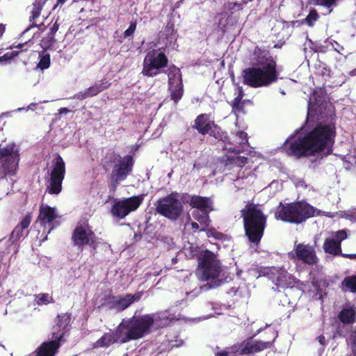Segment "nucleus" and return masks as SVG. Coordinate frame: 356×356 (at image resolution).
I'll return each instance as SVG.
<instances>
[{"instance_id": "1", "label": "nucleus", "mask_w": 356, "mask_h": 356, "mask_svg": "<svg viewBox=\"0 0 356 356\" xmlns=\"http://www.w3.org/2000/svg\"><path fill=\"white\" fill-rule=\"evenodd\" d=\"M335 136L334 125L319 123L303 136L286 143L283 148L288 156L296 159L320 154L328 156L332 152Z\"/></svg>"}, {"instance_id": "2", "label": "nucleus", "mask_w": 356, "mask_h": 356, "mask_svg": "<svg viewBox=\"0 0 356 356\" xmlns=\"http://www.w3.org/2000/svg\"><path fill=\"white\" fill-rule=\"evenodd\" d=\"M252 66L243 71V82L254 88L268 87L277 82L280 73L275 59L268 51L258 46L254 49L251 57Z\"/></svg>"}, {"instance_id": "3", "label": "nucleus", "mask_w": 356, "mask_h": 356, "mask_svg": "<svg viewBox=\"0 0 356 356\" xmlns=\"http://www.w3.org/2000/svg\"><path fill=\"white\" fill-rule=\"evenodd\" d=\"M243 218L245 235L251 243L258 245L267 225V216L259 208L258 204L248 202L241 210Z\"/></svg>"}, {"instance_id": "4", "label": "nucleus", "mask_w": 356, "mask_h": 356, "mask_svg": "<svg viewBox=\"0 0 356 356\" xmlns=\"http://www.w3.org/2000/svg\"><path fill=\"white\" fill-rule=\"evenodd\" d=\"M197 268L196 275L201 281L207 283L200 287L202 291H208L220 286L222 280L219 278L222 267L217 255L206 250L197 255Z\"/></svg>"}, {"instance_id": "5", "label": "nucleus", "mask_w": 356, "mask_h": 356, "mask_svg": "<svg viewBox=\"0 0 356 356\" xmlns=\"http://www.w3.org/2000/svg\"><path fill=\"white\" fill-rule=\"evenodd\" d=\"M316 208L305 200L290 203L280 202L276 207L275 218L291 224H301L315 216Z\"/></svg>"}, {"instance_id": "6", "label": "nucleus", "mask_w": 356, "mask_h": 356, "mask_svg": "<svg viewBox=\"0 0 356 356\" xmlns=\"http://www.w3.org/2000/svg\"><path fill=\"white\" fill-rule=\"evenodd\" d=\"M154 206L157 213L171 220H177L184 211V206L177 192H172L159 198L154 203Z\"/></svg>"}, {"instance_id": "7", "label": "nucleus", "mask_w": 356, "mask_h": 356, "mask_svg": "<svg viewBox=\"0 0 356 356\" xmlns=\"http://www.w3.org/2000/svg\"><path fill=\"white\" fill-rule=\"evenodd\" d=\"M129 327L128 339L137 340L150 333L154 323L156 321L155 314H147L134 316L126 319Z\"/></svg>"}, {"instance_id": "8", "label": "nucleus", "mask_w": 356, "mask_h": 356, "mask_svg": "<svg viewBox=\"0 0 356 356\" xmlns=\"http://www.w3.org/2000/svg\"><path fill=\"white\" fill-rule=\"evenodd\" d=\"M19 161V150L15 143H8L3 147L0 145V179L6 177L7 175H15Z\"/></svg>"}, {"instance_id": "9", "label": "nucleus", "mask_w": 356, "mask_h": 356, "mask_svg": "<svg viewBox=\"0 0 356 356\" xmlns=\"http://www.w3.org/2000/svg\"><path fill=\"white\" fill-rule=\"evenodd\" d=\"M72 240L74 246L83 249L88 245L91 248L92 254L96 253L98 246L97 237L88 223H79L76 226L72 234Z\"/></svg>"}, {"instance_id": "10", "label": "nucleus", "mask_w": 356, "mask_h": 356, "mask_svg": "<svg viewBox=\"0 0 356 356\" xmlns=\"http://www.w3.org/2000/svg\"><path fill=\"white\" fill-rule=\"evenodd\" d=\"M168 57L163 52L149 51L144 59L142 74L148 77L156 76L168 66Z\"/></svg>"}, {"instance_id": "11", "label": "nucleus", "mask_w": 356, "mask_h": 356, "mask_svg": "<svg viewBox=\"0 0 356 356\" xmlns=\"http://www.w3.org/2000/svg\"><path fill=\"white\" fill-rule=\"evenodd\" d=\"M145 195L140 194L115 201L111 209L113 217L124 219L131 212L136 211L142 204Z\"/></svg>"}, {"instance_id": "12", "label": "nucleus", "mask_w": 356, "mask_h": 356, "mask_svg": "<svg viewBox=\"0 0 356 356\" xmlns=\"http://www.w3.org/2000/svg\"><path fill=\"white\" fill-rule=\"evenodd\" d=\"M65 175V164L60 155H58L53 163L50 173L49 185L47 191L51 195H58L62 191V183Z\"/></svg>"}, {"instance_id": "13", "label": "nucleus", "mask_w": 356, "mask_h": 356, "mask_svg": "<svg viewBox=\"0 0 356 356\" xmlns=\"http://www.w3.org/2000/svg\"><path fill=\"white\" fill-rule=\"evenodd\" d=\"M134 164V160L133 156L127 155L118 163L114 165L111 175V186L113 191L132 172Z\"/></svg>"}, {"instance_id": "14", "label": "nucleus", "mask_w": 356, "mask_h": 356, "mask_svg": "<svg viewBox=\"0 0 356 356\" xmlns=\"http://www.w3.org/2000/svg\"><path fill=\"white\" fill-rule=\"evenodd\" d=\"M264 275H268L277 286L292 288L298 282L296 278L283 268L270 267L266 269Z\"/></svg>"}, {"instance_id": "15", "label": "nucleus", "mask_w": 356, "mask_h": 356, "mask_svg": "<svg viewBox=\"0 0 356 356\" xmlns=\"http://www.w3.org/2000/svg\"><path fill=\"white\" fill-rule=\"evenodd\" d=\"M51 339L42 342L29 356H56L63 340V334H51Z\"/></svg>"}, {"instance_id": "16", "label": "nucleus", "mask_w": 356, "mask_h": 356, "mask_svg": "<svg viewBox=\"0 0 356 356\" xmlns=\"http://www.w3.org/2000/svg\"><path fill=\"white\" fill-rule=\"evenodd\" d=\"M333 238H326L323 243V250L325 252L332 254L333 256H341V241L348 237L347 232L346 229H341L335 232L333 234Z\"/></svg>"}, {"instance_id": "17", "label": "nucleus", "mask_w": 356, "mask_h": 356, "mask_svg": "<svg viewBox=\"0 0 356 356\" xmlns=\"http://www.w3.org/2000/svg\"><path fill=\"white\" fill-rule=\"evenodd\" d=\"M142 294L140 293L112 296L108 301V305L111 309H115L118 312H122L129 307L134 302L139 300Z\"/></svg>"}, {"instance_id": "18", "label": "nucleus", "mask_w": 356, "mask_h": 356, "mask_svg": "<svg viewBox=\"0 0 356 356\" xmlns=\"http://www.w3.org/2000/svg\"><path fill=\"white\" fill-rule=\"evenodd\" d=\"M275 338L272 341H253L249 338L242 341L239 346L238 351L240 355H249L254 353L261 352L268 348H270L274 343Z\"/></svg>"}, {"instance_id": "19", "label": "nucleus", "mask_w": 356, "mask_h": 356, "mask_svg": "<svg viewBox=\"0 0 356 356\" xmlns=\"http://www.w3.org/2000/svg\"><path fill=\"white\" fill-rule=\"evenodd\" d=\"M56 218L57 215L54 207L44 204L40 206L37 220L40 222V225L44 227V228H45L47 225L48 226L49 229L47 234H49L51 231L54 229V226L53 225V222Z\"/></svg>"}, {"instance_id": "20", "label": "nucleus", "mask_w": 356, "mask_h": 356, "mask_svg": "<svg viewBox=\"0 0 356 356\" xmlns=\"http://www.w3.org/2000/svg\"><path fill=\"white\" fill-rule=\"evenodd\" d=\"M294 250L298 260H300L303 263L309 265L316 264L317 257L312 246L299 243L295 247Z\"/></svg>"}, {"instance_id": "21", "label": "nucleus", "mask_w": 356, "mask_h": 356, "mask_svg": "<svg viewBox=\"0 0 356 356\" xmlns=\"http://www.w3.org/2000/svg\"><path fill=\"white\" fill-rule=\"evenodd\" d=\"M242 149H236V148L229 149L223 157V161L226 166H237L243 167L248 161L246 156H240L239 154L243 151Z\"/></svg>"}, {"instance_id": "22", "label": "nucleus", "mask_w": 356, "mask_h": 356, "mask_svg": "<svg viewBox=\"0 0 356 356\" xmlns=\"http://www.w3.org/2000/svg\"><path fill=\"white\" fill-rule=\"evenodd\" d=\"M33 44V42L29 40L24 43H19L17 45L13 44L10 46L8 49H15V53H17V58H15V62L21 61L24 65H26L29 60L31 55L33 53V51L28 49L25 47L29 46L31 47Z\"/></svg>"}, {"instance_id": "23", "label": "nucleus", "mask_w": 356, "mask_h": 356, "mask_svg": "<svg viewBox=\"0 0 356 356\" xmlns=\"http://www.w3.org/2000/svg\"><path fill=\"white\" fill-rule=\"evenodd\" d=\"M326 104V92L324 88L316 89L310 96L308 102V108L315 111H321Z\"/></svg>"}, {"instance_id": "24", "label": "nucleus", "mask_w": 356, "mask_h": 356, "mask_svg": "<svg viewBox=\"0 0 356 356\" xmlns=\"http://www.w3.org/2000/svg\"><path fill=\"white\" fill-rule=\"evenodd\" d=\"M214 121L209 119V115L206 113L200 114L194 120L192 127L197 131V132L205 136L209 132L211 127L213 126Z\"/></svg>"}, {"instance_id": "25", "label": "nucleus", "mask_w": 356, "mask_h": 356, "mask_svg": "<svg viewBox=\"0 0 356 356\" xmlns=\"http://www.w3.org/2000/svg\"><path fill=\"white\" fill-rule=\"evenodd\" d=\"M189 204L192 208L197 209L200 211H212L213 202L211 197L200 195L191 196Z\"/></svg>"}, {"instance_id": "26", "label": "nucleus", "mask_w": 356, "mask_h": 356, "mask_svg": "<svg viewBox=\"0 0 356 356\" xmlns=\"http://www.w3.org/2000/svg\"><path fill=\"white\" fill-rule=\"evenodd\" d=\"M31 220V214L29 213L22 219L19 224L15 226L10 236V239L13 243L17 242L23 236L24 231L29 227Z\"/></svg>"}, {"instance_id": "27", "label": "nucleus", "mask_w": 356, "mask_h": 356, "mask_svg": "<svg viewBox=\"0 0 356 356\" xmlns=\"http://www.w3.org/2000/svg\"><path fill=\"white\" fill-rule=\"evenodd\" d=\"M57 322L52 333L63 334V337L67 331L70 330L71 323V314L64 313L57 316Z\"/></svg>"}, {"instance_id": "28", "label": "nucleus", "mask_w": 356, "mask_h": 356, "mask_svg": "<svg viewBox=\"0 0 356 356\" xmlns=\"http://www.w3.org/2000/svg\"><path fill=\"white\" fill-rule=\"evenodd\" d=\"M112 333L115 339H116V342L125 343L130 341H134L133 339L127 340V336L129 334V327L127 325L126 319H123Z\"/></svg>"}, {"instance_id": "29", "label": "nucleus", "mask_w": 356, "mask_h": 356, "mask_svg": "<svg viewBox=\"0 0 356 356\" xmlns=\"http://www.w3.org/2000/svg\"><path fill=\"white\" fill-rule=\"evenodd\" d=\"M340 321L344 324H351L356 321V309L343 308L339 314Z\"/></svg>"}, {"instance_id": "30", "label": "nucleus", "mask_w": 356, "mask_h": 356, "mask_svg": "<svg viewBox=\"0 0 356 356\" xmlns=\"http://www.w3.org/2000/svg\"><path fill=\"white\" fill-rule=\"evenodd\" d=\"M46 1L47 0H35L33 3V10L31 11V15L29 17V21L30 22H32L31 26H38L36 24H34V22L40 15L41 10H42Z\"/></svg>"}, {"instance_id": "31", "label": "nucleus", "mask_w": 356, "mask_h": 356, "mask_svg": "<svg viewBox=\"0 0 356 356\" xmlns=\"http://www.w3.org/2000/svg\"><path fill=\"white\" fill-rule=\"evenodd\" d=\"M319 19V15L317 13V10L315 8H311L309 10V14L307 17L302 19L301 21H293V24H307L309 27H312L315 22Z\"/></svg>"}, {"instance_id": "32", "label": "nucleus", "mask_w": 356, "mask_h": 356, "mask_svg": "<svg viewBox=\"0 0 356 356\" xmlns=\"http://www.w3.org/2000/svg\"><path fill=\"white\" fill-rule=\"evenodd\" d=\"M99 93H100L99 90H98L97 86H96L95 83L85 90L78 92L76 95H75L74 97L79 100H83L88 97L96 96Z\"/></svg>"}, {"instance_id": "33", "label": "nucleus", "mask_w": 356, "mask_h": 356, "mask_svg": "<svg viewBox=\"0 0 356 356\" xmlns=\"http://www.w3.org/2000/svg\"><path fill=\"white\" fill-rule=\"evenodd\" d=\"M200 231L205 232L207 233V236L208 238L213 237L216 240H220L222 241H230L231 239L230 236L217 231L214 228L206 229L205 227H202L200 229Z\"/></svg>"}, {"instance_id": "34", "label": "nucleus", "mask_w": 356, "mask_h": 356, "mask_svg": "<svg viewBox=\"0 0 356 356\" xmlns=\"http://www.w3.org/2000/svg\"><path fill=\"white\" fill-rule=\"evenodd\" d=\"M342 289L356 293V275L346 276L341 282Z\"/></svg>"}, {"instance_id": "35", "label": "nucleus", "mask_w": 356, "mask_h": 356, "mask_svg": "<svg viewBox=\"0 0 356 356\" xmlns=\"http://www.w3.org/2000/svg\"><path fill=\"white\" fill-rule=\"evenodd\" d=\"M115 343H116V339L113 333H105L96 341L95 346L97 347H108Z\"/></svg>"}, {"instance_id": "36", "label": "nucleus", "mask_w": 356, "mask_h": 356, "mask_svg": "<svg viewBox=\"0 0 356 356\" xmlns=\"http://www.w3.org/2000/svg\"><path fill=\"white\" fill-rule=\"evenodd\" d=\"M171 99L175 103L182 98L184 95V85L174 86V87H168Z\"/></svg>"}, {"instance_id": "37", "label": "nucleus", "mask_w": 356, "mask_h": 356, "mask_svg": "<svg viewBox=\"0 0 356 356\" xmlns=\"http://www.w3.org/2000/svg\"><path fill=\"white\" fill-rule=\"evenodd\" d=\"M40 60L37 65V67L41 70H46L49 67L51 63L50 55L44 51L39 54Z\"/></svg>"}, {"instance_id": "38", "label": "nucleus", "mask_w": 356, "mask_h": 356, "mask_svg": "<svg viewBox=\"0 0 356 356\" xmlns=\"http://www.w3.org/2000/svg\"><path fill=\"white\" fill-rule=\"evenodd\" d=\"M207 134H209L218 140H223L224 138H226V133L224 132L215 122H213V126L211 127V129Z\"/></svg>"}, {"instance_id": "39", "label": "nucleus", "mask_w": 356, "mask_h": 356, "mask_svg": "<svg viewBox=\"0 0 356 356\" xmlns=\"http://www.w3.org/2000/svg\"><path fill=\"white\" fill-rule=\"evenodd\" d=\"M56 42L55 37L50 35H47L43 37L40 40V45L42 49V51L45 52L47 50L50 49Z\"/></svg>"}, {"instance_id": "40", "label": "nucleus", "mask_w": 356, "mask_h": 356, "mask_svg": "<svg viewBox=\"0 0 356 356\" xmlns=\"http://www.w3.org/2000/svg\"><path fill=\"white\" fill-rule=\"evenodd\" d=\"M17 58V53L15 50L7 51L3 56H0V65L4 66L10 65L13 61H15Z\"/></svg>"}, {"instance_id": "41", "label": "nucleus", "mask_w": 356, "mask_h": 356, "mask_svg": "<svg viewBox=\"0 0 356 356\" xmlns=\"http://www.w3.org/2000/svg\"><path fill=\"white\" fill-rule=\"evenodd\" d=\"M211 211H201L202 214L195 215L193 213V217L195 220H197L201 225H204L203 227H205L207 229L208 226L209 225L211 222V220L209 216V213Z\"/></svg>"}, {"instance_id": "42", "label": "nucleus", "mask_w": 356, "mask_h": 356, "mask_svg": "<svg viewBox=\"0 0 356 356\" xmlns=\"http://www.w3.org/2000/svg\"><path fill=\"white\" fill-rule=\"evenodd\" d=\"M164 72L167 74L168 81L174 80L182 76L180 69L173 64L171 65L167 70L164 71Z\"/></svg>"}, {"instance_id": "43", "label": "nucleus", "mask_w": 356, "mask_h": 356, "mask_svg": "<svg viewBox=\"0 0 356 356\" xmlns=\"http://www.w3.org/2000/svg\"><path fill=\"white\" fill-rule=\"evenodd\" d=\"M236 143L243 146L248 143L247 133L243 131H238L236 134Z\"/></svg>"}, {"instance_id": "44", "label": "nucleus", "mask_w": 356, "mask_h": 356, "mask_svg": "<svg viewBox=\"0 0 356 356\" xmlns=\"http://www.w3.org/2000/svg\"><path fill=\"white\" fill-rule=\"evenodd\" d=\"M137 21L136 19L131 21L129 28L123 33L124 38L132 36L136 29Z\"/></svg>"}, {"instance_id": "45", "label": "nucleus", "mask_w": 356, "mask_h": 356, "mask_svg": "<svg viewBox=\"0 0 356 356\" xmlns=\"http://www.w3.org/2000/svg\"><path fill=\"white\" fill-rule=\"evenodd\" d=\"M241 101L242 99H240L239 98H234L232 104L233 110L238 112L243 111L244 106Z\"/></svg>"}, {"instance_id": "46", "label": "nucleus", "mask_w": 356, "mask_h": 356, "mask_svg": "<svg viewBox=\"0 0 356 356\" xmlns=\"http://www.w3.org/2000/svg\"><path fill=\"white\" fill-rule=\"evenodd\" d=\"M36 301L38 305L48 304L49 294L48 293H40L36 296Z\"/></svg>"}, {"instance_id": "47", "label": "nucleus", "mask_w": 356, "mask_h": 356, "mask_svg": "<svg viewBox=\"0 0 356 356\" xmlns=\"http://www.w3.org/2000/svg\"><path fill=\"white\" fill-rule=\"evenodd\" d=\"M95 85L97 86L98 90H99V92H101L102 91L108 88L111 86V83L106 79H103L100 80L99 83H96Z\"/></svg>"}, {"instance_id": "48", "label": "nucleus", "mask_w": 356, "mask_h": 356, "mask_svg": "<svg viewBox=\"0 0 356 356\" xmlns=\"http://www.w3.org/2000/svg\"><path fill=\"white\" fill-rule=\"evenodd\" d=\"M344 217L352 222H356V209L346 211L344 213Z\"/></svg>"}, {"instance_id": "49", "label": "nucleus", "mask_w": 356, "mask_h": 356, "mask_svg": "<svg viewBox=\"0 0 356 356\" xmlns=\"http://www.w3.org/2000/svg\"><path fill=\"white\" fill-rule=\"evenodd\" d=\"M246 2L243 1L241 3H233L230 4L229 8L234 11H238L243 9V4H245Z\"/></svg>"}, {"instance_id": "50", "label": "nucleus", "mask_w": 356, "mask_h": 356, "mask_svg": "<svg viewBox=\"0 0 356 356\" xmlns=\"http://www.w3.org/2000/svg\"><path fill=\"white\" fill-rule=\"evenodd\" d=\"M183 84L182 76L175 79L174 80L168 81V87H174V86H181Z\"/></svg>"}, {"instance_id": "51", "label": "nucleus", "mask_w": 356, "mask_h": 356, "mask_svg": "<svg viewBox=\"0 0 356 356\" xmlns=\"http://www.w3.org/2000/svg\"><path fill=\"white\" fill-rule=\"evenodd\" d=\"M59 28L58 24L56 22L52 26L50 27L49 31L47 33L48 35H50L51 36L55 37L56 33L58 31Z\"/></svg>"}, {"instance_id": "52", "label": "nucleus", "mask_w": 356, "mask_h": 356, "mask_svg": "<svg viewBox=\"0 0 356 356\" xmlns=\"http://www.w3.org/2000/svg\"><path fill=\"white\" fill-rule=\"evenodd\" d=\"M341 256L343 258H347V259H356V254L341 253Z\"/></svg>"}, {"instance_id": "53", "label": "nucleus", "mask_w": 356, "mask_h": 356, "mask_svg": "<svg viewBox=\"0 0 356 356\" xmlns=\"http://www.w3.org/2000/svg\"><path fill=\"white\" fill-rule=\"evenodd\" d=\"M215 356H229V352L226 350H221L215 353Z\"/></svg>"}, {"instance_id": "54", "label": "nucleus", "mask_w": 356, "mask_h": 356, "mask_svg": "<svg viewBox=\"0 0 356 356\" xmlns=\"http://www.w3.org/2000/svg\"><path fill=\"white\" fill-rule=\"evenodd\" d=\"M316 339L318 340V343L323 347L325 345V338L323 335L318 336Z\"/></svg>"}, {"instance_id": "55", "label": "nucleus", "mask_w": 356, "mask_h": 356, "mask_svg": "<svg viewBox=\"0 0 356 356\" xmlns=\"http://www.w3.org/2000/svg\"><path fill=\"white\" fill-rule=\"evenodd\" d=\"M244 96V92L243 88L241 86L238 87V95L236 97V98H239L240 99H242Z\"/></svg>"}, {"instance_id": "56", "label": "nucleus", "mask_w": 356, "mask_h": 356, "mask_svg": "<svg viewBox=\"0 0 356 356\" xmlns=\"http://www.w3.org/2000/svg\"><path fill=\"white\" fill-rule=\"evenodd\" d=\"M191 227L193 230L196 231L199 229L200 227V225L197 222H191Z\"/></svg>"}, {"instance_id": "57", "label": "nucleus", "mask_w": 356, "mask_h": 356, "mask_svg": "<svg viewBox=\"0 0 356 356\" xmlns=\"http://www.w3.org/2000/svg\"><path fill=\"white\" fill-rule=\"evenodd\" d=\"M6 30V26L3 24H0V38L3 35Z\"/></svg>"}, {"instance_id": "58", "label": "nucleus", "mask_w": 356, "mask_h": 356, "mask_svg": "<svg viewBox=\"0 0 356 356\" xmlns=\"http://www.w3.org/2000/svg\"><path fill=\"white\" fill-rule=\"evenodd\" d=\"M70 112V110L67 108H60L59 109V113H67Z\"/></svg>"}, {"instance_id": "59", "label": "nucleus", "mask_w": 356, "mask_h": 356, "mask_svg": "<svg viewBox=\"0 0 356 356\" xmlns=\"http://www.w3.org/2000/svg\"><path fill=\"white\" fill-rule=\"evenodd\" d=\"M353 343L355 344V347L353 349V356H356V336L354 337Z\"/></svg>"}, {"instance_id": "60", "label": "nucleus", "mask_w": 356, "mask_h": 356, "mask_svg": "<svg viewBox=\"0 0 356 356\" xmlns=\"http://www.w3.org/2000/svg\"><path fill=\"white\" fill-rule=\"evenodd\" d=\"M5 124V121L3 120V118L0 116V131L3 129V127Z\"/></svg>"}, {"instance_id": "61", "label": "nucleus", "mask_w": 356, "mask_h": 356, "mask_svg": "<svg viewBox=\"0 0 356 356\" xmlns=\"http://www.w3.org/2000/svg\"><path fill=\"white\" fill-rule=\"evenodd\" d=\"M67 0H57L56 1V5L57 6H62L63 5L65 2H66Z\"/></svg>"}, {"instance_id": "62", "label": "nucleus", "mask_w": 356, "mask_h": 356, "mask_svg": "<svg viewBox=\"0 0 356 356\" xmlns=\"http://www.w3.org/2000/svg\"><path fill=\"white\" fill-rule=\"evenodd\" d=\"M47 238V236H46L44 238V240H46Z\"/></svg>"}]
</instances>
